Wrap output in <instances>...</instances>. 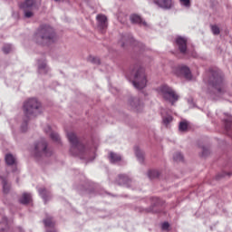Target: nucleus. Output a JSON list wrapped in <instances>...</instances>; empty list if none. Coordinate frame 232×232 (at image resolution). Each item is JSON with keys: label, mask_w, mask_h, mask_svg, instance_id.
<instances>
[{"label": "nucleus", "mask_w": 232, "mask_h": 232, "mask_svg": "<svg viewBox=\"0 0 232 232\" xmlns=\"http://www.w3.org/2000/svg\"><path fill=\"white\" fill-rule=\"evenodd\" d=\"M43 155H45L46 157L51 155V152L48 151V144L46 141H39L34 146V156L43 157Z\"/></svg>", "instance_id": "obj_9"}, {"label": "nucleus", "mask_w": 232, "mask_h": 232, "mask_svg": "<svg viewBox=\"0 0 232 232\" xmlns=\"http://www.w3.org/2000/svg\"><path fill=\"white\" fill-rule=\"evenodd\" d=\"M38 192L42 198L44 200V202H46V200H48V198L52 197L50 191L46 190V188H39Z\"/></svg>", "instance_id": "obj_16"}, {"label": "nucleus", "mask_w": 232, "mask_h": 232, "mask_svg": "<svg viewBox=\"0 0 232 232\" xmlns=\"http://www.w3.org/2000/svg\"><path fill=\"white\" fill-rule=\"evenodd\" d=\"M98 21V26L101 30H104V28L108 27V18L104 14H98L96 17Z\"/></svg>", "instance_id": "obj_13"}, {"label": "nucleus", "mask_w": 232, "mask_h": 232, "mask_svg": "<svg viewBox=\"0 0 232 232\" xmlns=\"http://www.w3.org/2000/svg\"><path fill=\"white\" fill-rule=\"evenodd\" d=\"M50 137H51L52 140H53L54 142H61V137L59 136V134L57 132L52 131L50 133Z\"/></svg>", "instance_id": "obj_23"}, {"label": "nucleus", "mask_w": 232, "mask_h": 232, "mask_svg": "<svg viewBox=\"0 0 232 232\" xmlns=\"http://www.w3.org/2000/svg\"><path fill=\"white\" fill-rule=\"evenodd\" d=\"M36 37L40 44H48L55 41V33L50 25H43L36 34Z\"/></svg>", "instance_id": "obj_4"}, {"label": "nucleus", "mask_w": 232, "mask_h": 232, "mask_svg": "<svg viewBox=\"0 0 232 232\" xmlns=\"http://www.w3.org/2000/svg\"><path fill=\"white\" fill-rule=\"evenodd\" d=\"M120 160H122V158L121 157V155L115 154L113 152H111V154H110V161L112 164H115V162H120Z\"/></svg>", "instance_id": "obj_20"}, {"label": "nucleus", "mask_w": 232, "mask_h": 232, "mask_svg": "<svg viewBox=\"0 0 232 232\" xmlns=\"http://www.w3.org/2000/svg\"><path fill=\"white\" fill-rule=\"evenodd\" d=\"M5 162L8 164V166H14V164H15V156L12 154H6Z\"/></svg>", "instance_id": "obj_21"}, {"label": "nucleus", "mask_w": 232, "mask_h": 232, "mask_svg": "<svg viewBox=\"0 0 232 232\" xmlns=\"http://www.w3.org/2000/svg\"><path fill=\"white\" fill-rule=\"evenodd\" d=\"M161 115L163 119V123L165 124V126H168V124H169V122L173 121V117L171 115L169 114L166 115V110L161 111Z\"/></svg>", "instance_id": "obj_15"}, {"label": "nucleus", "mask_w": 232, "mask_h": 232, "mask_svg": "<svg viewBox=\"0 0 232 232\" xmlns=\"http://www.w3.org/2000/svg\"><path fill=\"white\" fill-rule=\"evenodd\" d=\"M179 131H186V130H188V121H181L179 123Z\"/></svg>", "instance_id": "obj_29"}, {"label": "nucleus", "mask_w": 232, "mask_h": 232, "mask_svg": "<svg viewBox=\"0 0 232 232\" xmlns=\"http://www.w3.org/2000/svg\"><path fill=\"white\" fill-rule=\"evenodd\" d=\"M32 202V195L24 193L20 198V204H30Z\"/></svg>", "instance_id": "obj_18"}, {"label": "nucleus", "mask_w": 232, "mask_h": 232, "mask_svg": "<svg viewBox=\"0 0 232 232\" xmlns=\"http://www.w3.org/2000/svg\"><path fill=\"white\" fill-rule=\"evenodd\" d=\"M44 224L46 227H53V221H52V218H47L44 220Z\"/></svg>", "instance_id": "obj_26"}, {"label": "nucleus", "mask_w": 232, "mask_h": 232, "mask_svg": "<svg viewBox=\"0 0 232 232\" xmlns=\"http://www.w3.org/2000/svg\"><path fill=\"white\" fill-rule=\"evenodd\" d=\"M179 3L181 5V6H185V8H189V6H191L190 0H179Z\"/></svg>", "instance_id": "obj_28"}, {"label": "nucleus", "mask_w": 232, "mask_h": 232, "mask_svg": "<svg viewBox=\"0 0 232 232\" xmlns=\"http://www.w3.org/2000/svg\"><path fill=\"white\" fill-rule=\"evenodd\" d=\"M157 92L160 97L170 102L172 105L179 101V94H177V92L168 85L160 86L157 89Z\"/></svg>", "instance_id": "obj_5"}, {"label": "nucleus", "mask_w": 232, "mask_h": 232, "mask_svg": "<svg viewBox=\"0 0 232 232\" xmlns=\"http://www.w3.org/2000/svg\"><path fill=\"white\" fill-rule=\"evenodd\" d=\"M135 155L139 160V162H144V152L139 149V147L135 148Z\"/></svg>", "instance_id": "obj_19"}, {"label": "nucleus", "mask_w": 232, "mask_h": 232, "mask_svg": "<svg viewBox=\"0 0 232 232\" xmlns=\"http://www.w3.org/2000/svg\"><path fill=\"white\" fill-rule=\"evenodd\" d=\"M208 153H209V150L203 148V152H202L203 157H206V155H208Z\"/></svg>", "instance_id": "obj_36"}, {"label": "nucleus", "mask_w": 232, "mask_h": 232, "mask_svg": "<svg viewBox=\"0 0 232 232\" xmlns=\"http://www.w3.org/2000/svg\"><path fill=\"white\" fill-rule=\"evenodd\" d=\"M38 72L40 73H48V66L46 65V62H38Z\"/></svg>", "instance_id": "obj_17"}, {"label": "nucleus", "mask_w": 232, "mask_h": 232, "mask_svg": "<svg viewBox=\"0 0 232 232\" xmlns=\"http://www.w3.org/2000/svg\"><path fill=\"white\" fill-rule=\"evenodd\" d=\"M155 5L160 6V8H164L165 10H169L173 6L172 0H154Z\"/></svg>", "instance_id": "obj_12"}, {"label": "nucleus", "mask_w": 232, "mask_h": 232, "mask_svg": "<svg viewBox=\"0 0 232 232\" xmlns=\"http://www.w3.org/2000/svg\"><path fill=\"white\" fill-rule=\"evenodd\" d=\"M211 31L214 34V35H218V34H220V28H218V26L217 25H212Z\"/></svg>", "instance_id": "obj_31"}, {"label": "nucleus", "mask_w": 232, "mask_h": 232, "mask_svg": "<svg viewBox=\"0 0 232 232\" xmlns=\"http://www.w3.org/2000/svg\"><path fill=\"white\" fill-rule=\"evenodd\" d=\"M129 79L130 81H131L136 90H143V88H146L148 84V80L146 79V73H144V69H142L139 65L133 67Z\"/></svg>", "instance_id": "obj_1"}, {"label": "nucleus", "mask_w": 232, "mask_h": 232, "mask_svg": "<svg viewBox=\"0 0 232 232\" xmlns=\"http://www.w3.org/2000/svg\"><path fill=\"white\" fill-rule=\"evenodd\" d=\"M18 231L23 232V228H18Z\"/></svg>", "instance_id": "obj_39"}, {"label": "nucleus", "mask_w": 232, "mask_h": 232, "mask_svg": "<svg viewBox=\"0 0 232 232\" xmlns=\"http://www.w3.org/2000/svg\"><path fill=\"white\" fill-rule=\"evenodd\" d=\"M209 86L213 88L220 95V93H224L226 92V87L224 86V80L222 79V75L218 72H214L212 77L210 78Z\"/></svg>", "instance_id": "obj_6"}, {"label": "nucleus", "mask_w": 232, "mask_h": 232, "mask_svg": "<svg viewBox=\"0 0 232 232\" xmlns=\"http://www.w3.org/2000/svg\"><path fill=\"white\" fill-rule=\"evenodd\" d=\"M43 112L41 102L35 98H31L24 103V113L27 119H34Z\"/></svg>", "instance_id": "obj_2"}, {"label": "nucleus", "mask_w": 232, "mask_h": 232, "mask_svg": "<svg viewBox=\"0 0 232 232\" xmlns=\"http://www.w3.org/2000/svg\"><path fill=\"white\" fill-rule=\"evenodd\" d=\"M128 106L134 111H142V108H144V104L139 98H130L128 101Z\"/></svg>", "instance_id": "obj_10"}, {"label": "nucleus", "mask_w": 232, "mask_h": 232, "mask_svg": "<svg viewBox=\"0 0 232 232\" xmlns=\"http://www.w3.org/2000/svg\"><path fill=\"white\" fill-rule=\"evenodd\" d=\"M2 184H3L4 193H8V191H10V185L8 184V182L3 179Z\"/></svg>", "instance_id": "obj_27"}, {"label": "nucleus", "mask_w": 232, "mask_h": 232, "mask_svg": "<svg viewBox=\"0 0 232 232\" xmlns=\"http://www.w3.org/2000/svg\"><path fill=\"white\" fill-rule=\"evenodd\" d=\"M3 52L4 53H10V52H12V45L8 44L4 45Z\"/></svg>", "instance_id": "obj_30"}, {"label": "nucleus", "mask_w": 232, "mask_h": 232, "mask_svg": "<svg viewBox=\"0 0 232 232\" xmlns=\"http://www.w3.org/2000/svg\"><path fill=\"white\" fill-rule=\"evenodd\" d=\"M130 178L126 175H120L119 176V184H128Z\"/></svg>", "instance_id": "obj_24"}, {"label": "nucleus", "mask_w": 232, "mask_h": 232, "mask_svg": "<svg viewBox=\"0 0 232 232\" xmlns=\"http://www.w3.org/2000/svg\"><path fill=\"white\" fill-rule=\"evenodd\" d=\"M149 177H150V179H155V178L159 177V171H157V170L149 171Z\"/></svg>", "instance_id": "obj_32"}, {"label": "nucleus", "mask_w": 232, "mask_h": 232, "mask_svg": "<svg viewBox=\"0 0 232 232\" xmlns=\"http://www.w3.org/2000/svg\"><path fill=\"white\" fill-rule=\"evenodd\" d=\"M173 159L176 162H182L184 160V156H182V153L177 152Z\"/></svg>", "instance_id": "obj_25"}, {"label": "nucleus", "mask_w": 232, "mask_h": 232, "mask_svg": "<svg viewBox=\"0 0 232 232\" xmlns=\"http://www.w3.org/2000/svg\"><path fill=\"white\" fill-rule=\"evenodd\" d=\"M67 139L69 142L72 144L70 151L72 155L81 157V159H82V155H84V153H90V150L86 149L84 144L79 142V139L77 138V135L75 133H67Z\"/></svg>", "instance_id": "obj_3"}, {"label": "nucleus", "mask_w": 232, "mask_h": 232, "mask_svg": "<svg viewBox=\"0 0 232 232\" xmlns=\"http://www.w3.org/2000/svg\"><path fill=\"white\" fill-rule=\"evenodd\" d=\"M27 128H28V125L26 123H24L21 127V130L22 131H26Z\"/></svg>", "instance_id": "obj_37"}, {"label": "nucleus", "mask_w": 232, "mask_h": 232, "mask_svg": "<svg viewBox=\"0 0 232 232\" xmlns=\"http://www.w3.org/2000/svg\"><path fill=\"white\" fill-rule=\"evenodd\" d=\"M173 73L178 77H184L187 81H191L193 79V74H191V71L186 65L178 66L173 70Z\"/></svg>", "instance_id": "obj_8"}, {"label": "nucleus", "mask_w": 232, "mask_h": 232, "mask_svg": "<svg viewBox=\"0 0 232 232\" xmlns=\"http://www.w3.org/2000/svg\"><path fill=\"white\" fill-rule=\"evenodd\" d=\"M47 128L49 131H52V128L50 126H47Z\"/></svg>", "instance_id": "obj_38"}, {"label": "nucleus", "mask_w": 232, "mask_h": 232, "mask_svg": "<svg viewBox=\"0 0 232 232\" xmlns=\"http://www.w3.org/2000/svg\"><path fill=\"white\" fill-rule=\"evenodd\" d=\"M130 21L135 24H142L143 26H148V24L143 21L142 18H140V16H139L138 14H131Z\"/></svg>", "instance_id": "obj_14"}, {"label": "nucleus", "mask_w": 232, "mask_h": 232, "mask_svg": "<svg viewBox=\"0 0 232 232\" xmlns=\"http://www.w3.org/2000/svg\"><path fill=\"white\" fill-rule=\"evenodd\" d=\"M20 8L24 12V17L26 19H30V17H34V8H35V0H26L24 3L20 5Z\"/></svg>", "instance_id": "obj_7"}, {"label": "nucleus", "mask_w": 232, "mask_h": 232, "mask_svg": "<svg viewBox=\"0 0 232 232\" xmlns=\"http://www.w3.org/2000/svg\"><path fill=\"white\" fill-rule=\"evenodd\" d=\"M92 63H94V64H99L101 63V60L99 58L91 57Z\"/></svg>", "instance_id": "obj_35"}, {"label": "nucleus", "mask_w": 232, "mask_h": 232, "mask_svg": "<svg viewBox=\"0 0 232 232\" xmlns=\"http://www.w3.org/2000/svg\"><path fill=\"white\" fill-rule=\"evenodd\" d=\"M8 224V219H6V218H4V221L2 223H0V231H5L4 227H6ZM4 226V227H3Z\"/></svg>", "instance_id": "obj_33"}, {"label": "nucleus", "mask_w": 232, "mask_h": 232, "mask_svg": "<svg viewBox=\"0 0 232 232\" xmlns=\"http://www.w3.org/2000/svg\"><path fill=\"white\" fill-rule=\"evenodd\" d=\"M161 228L164 230V231H167V229L169 228V223L168 222H165L161 225Z\"/></svg>", "instance_id": "obj_34"}, {"label": "nucleus", "mask_w": 232, "mask_h": 232, "mask_svg": "<svg viewBox=\"0 0 232 232\" xmlns=\"http://www.w3.org/2000/svg\"><path fill=\"white\" fill-rule=\"evenodd\" d=\"M232 126V117L229 114H227V119H225V128L226 130H230Z\"/></svg>", "instance_id": "obj_22"}, {"label": "nucleus", "mask_w": 232, "mask_h": 232, "mask_svg": "<svg viewBox=\"0 0 232 232\" xmlns=\"http://www.w3.org/2000/svg\"><path fill=\"white\" fill-rule=\"evenodd\" d=\"M188 39L179 36L176 39V44L179 46V52L184 53L188 48Z\"/></svg>", "instance_id": "obj_11"}]
</instances>
